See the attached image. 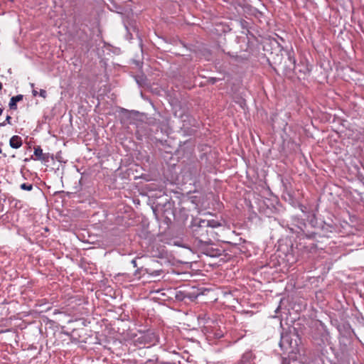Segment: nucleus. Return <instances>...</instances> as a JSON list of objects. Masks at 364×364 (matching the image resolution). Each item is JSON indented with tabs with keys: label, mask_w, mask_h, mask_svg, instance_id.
I'll list each match as a JSON object with an SVG mask.
<instances>
[{
	"label": "nucleus",
	"mask_w": 364,
	"mask_h": 364,
	"mask_svg": "<svg viewBox=\"0 0 364 364\" xmlns=\"http://www.w3.org/2000/svg\"><path fill=\"white\" fill-rule=\"evenodd\" d=\"M1 153V149L0 148V154Z\"/></svg>",
	"instance_id": "aec40b11"
},
{
	"label": "nucleus",
	"mask_w": 364,
	"mask_h": 364,
	"mask_svg": "<svg viewBox=\"0 0 364 364\" xmlns=\"http://www.w3.org/2000/svg\"><path fill=\"white\" fill-rule=\"evenodd\" d=\"M161 273V271H154L152 274H155V275H159Z\"/></svg>",
	"instance_id": "2eb2a0df"
},
{
	"label": "nucleus",
	"mask_w": 364,
	"mask_h": 364,
	"mask_svg": "<svg viewBox=\"0 0 364 364\" xmlns=\"http://www.w3.org/2000/svg\"><path fill=\"white\" fill-rule=\"evenodd\" d=\"M31 87H34V84L33 83H31Z\"/></svg>",
	"instance_id": "6ab92c4d"
},
{
	"label": "nucleus",
	"mask_w": 364,
	"mask_h": 364,
	"mask_svg": "<svg viewBox=\"0 0 364 364\" xmlns=\"http://www.w3.org/2000/svg\"><path fill=\"white\" fill-rule=\"evenodd\" d=\"M2 112H3V109L0 108V115H1Z\"/></svg>",
	"instance_id": "f3484780"
},
{
	"label": "nucleus",
	"mask_w": 364,
	"mask_h": 364,
	"mask_svg": "<svg viewBox=\"0 0 364 364\" xmlns=\"http://www.w3.org/2000/svg\"><path fill=\"white\" fill-rule=\"evenodd\" d=\"M23 100L22 95H18L16 96L12 97L10 100L9 106L11 109H16L17 105L16 103Z\"/></svg>",
	"instance_id": "0eeeda50"
},
{
	"label": "nucleus",
	"mask_w": 364,
	"mask_h": 364,
	"mask_svg": "<svg viewBox=\"0 0 364 364\" xmlns=\"http://www.w3.org/2000/svg\"><path fill=\"white\" fill-rule=\"evenodd\" d=\"M287 55H288V59L290 61V63H291V64L293 65V69H294L295 65H296V59L294 56V52L292 50H289V51H288Z\"/></svg>",
	"instance_id": "6e6552de"
},
{
	"label": "nucleus",
	"mask_w": 364,
	"mask_h": 364,
	"mask_svg": "<svg viewBox=\"0 0 364 364\" xmlns=\"http://www.w3.org/2000/svg\"><path fill=\"white\" fill-rule=\"evenodd\" d=\"M32 93H33V95L36 97L38 94V92L36 90H33Z\"/></svg>",
	"instance_id": "dca6fc26"
},
{
	"label": "nucleus",
	"mask_w": 364,
	"mask_h": 364,
	"mask_svg": "<svg viewBox=\"0 0 364 364\" xmlns=\"http://www.w3.org/2000/svg\"><path fill=\"white\" fill-rule=\"evenodd\" d=\"M2 89V83L0 82V90Z\"/></svg>",
	"instance_id": "a211bd4d"
},
{
	"label": "nucleus",
	"mask_w": 364,
	"mask_h": 364,
	"mask_svg": "<svg viewBox=\"0 0 364 364\" xmlns=\"http://www.w3.org/2000/svg\"><path fill=\"white\" fill-rule=\"evenodd\" d=\"M279 346L282 349L286 350L291 349V350L293 351L294 347L293 346L292 341L291 339V336L289 334H282Z\"/></svg>",
	"instance_id": "f03ea898"
},
{
	"label": "nucleus",
	"mask_w": 364,
	"mask_h": 364,
	"mask_svg": "<svg viewBox=\"0 0 364 364\" xmlns=\"http://www.w3.org/2000/svg\"><path fill=\"white\" fill-rule=\"evenodd\" d=\"M131 262L134 267L137 266L136 259H132Z\"/></svg>",
	"instance_id": "ddd939ff"
},
{
	"label": "nucleus",
	"mask_w": 364,
	"mask_h": 364,
	"mask_svg": "<svg viewBox=\"0 0 364 364\" xmlns=\"http://www.w3.org/2000/svg\"><path fill=\"white\" fill-rule=\"evenodd\" d=\"M11 117L10 116H9V115H8V116L6 117L5 121H4V122H2V123H1V124H0V126L4 127V126L6 125L7 124H11Z\"/></svg>",
	"instance_id": "9d476101"
},
{
	"label": "nucleus",
	"mask_w": 364,
	"mask_h": 364,
	"mask_svg": "<svg viewBox=\"0 0 364 364\" xmlns=\"http://www.w3.org/2000/svg\"><path fill=\"white\" fill-rule=\"evenodd\" d=\"M197 242H198V244H201V245H203L206 244V242L205 243H203V242L200 239L198 240Z\"/></svg>",
	"instance_id": "4468645a"
},
{
	"label": "nucleus",
	"mask_w": 364,
	"mask_h": 364,
	"mask_svg": "<svg viewBox=\"0 0 364 364\" xmlns=\"http://www.w3.org/2000/svg\"><path fill=\"white\" fill-rule=\"evenodd\" d=\"M205 228H203L201 229L202 230H200V233H203V235H195V236H196V237H203V236H205V235H208V230H206Z\"/></svg>",
	"instance_id": "9b49d317"
},
{
	"label": "nucleus",
	"mask_w": 364,
	"mask_h": 364,
	"mask_svg": "<svg viewBox=\"0 0 364 364\" xmlns=\"http://www.w3.org/2000/svg\"><path fill=\"white\" fill-rule=\"evenodd\" d=\"M34 155L37 158V159L41 160L42 161H48V156L46 154H43V149L40 147H36L34 149Z\"/></svg>",
	"instance_id": "20e7f679"
},
{
	"label": "nucleus",
	"mask_w": 364,
	"mask_h": 364,
	"mask_svg": "<svg viewBox=\"0 0 364 364\" xmlns=\"http://www.w3.org/2000/svg\"><path fill=\"white\" fill-rule=\"evenodd\" d=\"M20 187L22 190L27 191H32L33 188V186L31 183H22Z\"/></svg>",
	"instance_id": "1a4fd4ad"
},
{
	"label": "nucleus",
	"mask_w": 364,
	"mask_h": 364,
	"mask_svg": "<svg viewBox=\"0 0 364 364\" xmlns=\"http://www.w3.org/2000/svg\"><path fill=\"white\" fill-rule=\"evenodd\" d=\"M221 225V223L215 220H200L198 225H193V231L195 235H203V233L200 232L203 228H216Z\"/></svg>",
	"instance_id": "f257e3e1"
},
{
	"label": "nucleus",
	"mask_w": 364,
	"mask_h": 364,
	"mask_svg": "<svg viewBox=\"0 0 364 364\" xmlns=\"http://www.w3.org/2000/svg\"><path fill=\"white\" fill-rule=\"evenodd\" d=\"M142 338L145 341V343H148L149 345H154L158 342V338L154 333H148Z\"/></svg>",
	"instance_id": "39448f33"
},
{
	"label": "nucleus",
	"mask_w": 364,
	"mask_h": 364,
	"mask_svg": "<svg viewBox=\"0 0 364 364\" xmlns=\"http://www.w3.org/2000/svg\"><path fill=\"white\" fill-rule=\"evenodd\" d=\"M253 355L250 351L245 352L237 364H254L253 363Z\"/></svg>",
	"instance_id": "7ed1b4c3"
},
{
	"label": "nucleus",
	"mask_w": 364,
	"mask_h": 364,
	"mask_svg": "<svg viewBox=\"0 0 364 364\" xmlns=\"http://www.w3.org/2000/svg\"><path fill=\"white\" fill-rule=\"evenodd\" d=\"M11 147L14 149H18L22 145V139L19 136H13L9 141Z\"/></svg>",
	"instance_id": "423d86ee"
},
{
	"label": "nucleus",
	"mask_w": 364,
	"mask_h": 364,
	"mask_svg": "<svg viewBox=\"0 0 364 364\" xmlns=\"http://www.w3.org/2000/svg\"><path fill=\"white\" fill-rule=\"evenodd\" d=\"M39 95L45 99L47 97V92L45 90H41L39 92Z\"/></svg>",
	"instance_id": "f8f14e48"
}]
</instances>
